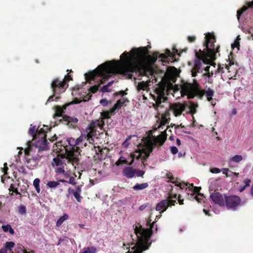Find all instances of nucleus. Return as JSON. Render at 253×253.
<instances>
[{
  "instance_id": "obj_16",
  "label": "nucleus",
  "mask_w": 253,
  "mask_h": 253,
  "mask_svg": "<svg viewBox=\"0 0 253 253\" xmlns=\"http://www.w3.org/2000/svg\"><path fill=\"white\" fill-rule=\"evenodd\" d=\"M241 199L237 196H226L225 204L228 209L235 211L239 206Z\"/></svg>"
},
{
  "instance_id": "obj_1",
  "label": "nucleus",
  "mask_w": 253,
  "mask_h": 253,
  "mask_svg": "<svg viewBox=\"0 0 253 253\" xmlns=\"http://www.w3.org/2000/svg\"><path fill=\"white\" fill-rule=\"evenodd\" d=\"M120 61H107L99 66L94 71V79L104 82L116 74H122L134 80L142 79L144 76L151 74L150 67L146 63L144 48H133L130 52H125Z\"/></svg>"
},
{
  "instance_id": "obj_4",
  "label": "nucleus",
  "mask_w": 253,
  "mask_h": 253,
  "mask_svg": "<svg viewBox=\"0 0 253 253\" xmlns=\"http://www.w3.org/2000/svg\"><path fill=\"white\" fill-rule=\"evenodd\" d=\"M168 88L166 85H159L157 87L153 94H151L153 98L155 101V103L153 104V106L156 110L158 112L157 116L158 119L157 123L155 125V128H161L163 129L164 126L166 125H168L169 122V113L168 111L161 113V111H159V108H162L164 107V103L167 100Z\"/></svg>"
},
{
  "instance_id": "obj_5",
  "label": "nucleus",
  "mask_w": 253,
  "mask_h": 253,
  "mask_svg": "<svg viewBox=\"0 0 253 253\" xmlns=\"http://www.w3.org/2000/svg\"><path fill=\"white\" fill-rule=\"evenodd\" d=\"M80 155L79 149L68 151L66 150V157H62L58 156L53 158L52 163V166L54 167L55 171L57 173H64L65 166L69 168H77L79 164L78 156Z\"/></svg>"
},
{
  "instance_id": "obj_64",
  "label": "nucleus",
  "mask_w": 253,
  "mask_h": 253,
  "mask_svg": "<svg viewBox=\"0 0 253 253\" xmlns=\"http://www.w3.org/2000/svg\"><path fill=\"white\" fill-rule=\"evenodd\" d=\"M251 194L253 196V185L252 186V187L251 189Z\"/></svg>"
},
{
  "instance_id": "obj_63",
  "label": "nucleus",
  "mask_w": 253,
  "mask_h": 253,
  "mask_svg": "<svg viewBox=\"0 0 253 253\" xmlns=\"http://www.w3.org/2000/svg\"><path fill=\"white\" fill-rule=\"evenodd\" d=\"M204 211L206 215H210V214H209L208 212L206 210L204 209Z\"/></svg>"
},
{
  "instance_id": "obj_17",
  "label": "nucleus",
  "mask_w": 253,
  "mask_h": 253,
  "mask_svg": "<svg viewBox=\"0 0 253 253\" xmlns=\"http://www.w3.org/2000/svg\"><path fill=\"white\" fill-rule=\"evenodd\" d=\"M149 86V83H148L147 81L140 82L137 84H136L137 90L139 93H140V98L139 99V101H144L147 99L144 92L146 93L148 92Z\"/></svg>"
},
{
  "instance_id": "obj_44",
  "label": "nucleus",
  "mask_w": 253,
  "mask_h": 253,
  "mask_svg": "<svg viewBox=\"0 0 253 253\" xmlns=\"http://www.w3.org/2000/svg\"><path fill=\"white\" fill-rule=\"evenodd\" d=\"M238 175H239L238 173L232 172V171L229 170V173H228V174H227V177H231L232 176H238Z\"/></svg>"
},
{
  "instance_id": "obj_19",
  "label": "nucleus",
  "mask_w": 253,
  "mask_h": 253,
  "mask_svg": "<svg viewBox=\"0 0 253 253\" xmlns=\"http://www.w3.org/2000/svg\"><path fill=\"white\" fill-rule=\"evenodd\" d=\"M178 75L177 69L174 67L169 68L166 74L168 80L173 83L175 82L176 77Z\"/></svg>"
},
{
  "instance_id": "obj_55",
  "label": "nucleus",
  "mask_w": 253,
  "mask_h": 253,
  "mask_svg": "<svg viewBox=\"0 0 253 253\" xmlns=\"http://www.w3.org/2000/svg\"><path fill=\"white\" fill-rule=\"evenodd\" d=\"M176 144L178 146H180L181 145V141L179 139H178V138L176 139Z\"/></svg>"
},
{
  "instance_id": "obj_40",
  "label": "nucleus",
  "mask_w": 253,
  "mask_h": 253,
  "mask_svg": "<svg viewBox=\"0 0 253 253\" xmlns=\"http://www.w3.org/2000/svg\"><path fill=\"white\" fill-rule=\"evenodd\" d=\"M144 173H145V172L143 170L136 169L135 175H136L138 177V176H142L144 175Z\"/></svg>"
},
{
  "instance_id": "obj_54",
  "label": "nucleus",
  "mask_w": 253,
  "mask_h": 253,
  "mask_svg": "<svg viewBox=\"0 0 253 253\" xmlns=\"http://www.w3.org/2000/svg\"><path fill=\"white\" fill-rule=\"evenodd\" d=\"M0 253H7V251H6V248H2L0 250Z\"/></svg>"
},
{
  "instance_id": "obj_27",
  "label": "nucleus",
  "mask_w": 253,
  "mask_h": 253,
  "mask_svg": "<svg viewBox=\"0 0 253 253\" xmlns=\"http://www.w3.org/2000/svg\"><path fill=\"white\" fill-rule=\"evenodd\" d=\"M149 186L148 183H136L133 187V189L135 191L141 190L147 188Z\"/></svg>"
},
{
  "instance_id": "obj_50",
  "label": "nucleus",
  "mask_w": 253,
  "mask_h": 253,
  "mask_svg": "<svg viewBox=\"0 0 253 253\" xmlns=\"http://www.w3.org/2000/svg\"><path fill=\"white\" fill-rule=\"evenodd\" d=\"M146 204L142 205L139 207V209L140 211H143L146 208Z\"/></svg>"
},
{
  "instance_id": "obj_59",
  "label": "nucleus",
  "mask_w": 253,
  "mask_h": 253,
  "mask_svg": "<svg viewBox=\"0 0 253 253\" xmlns=\"http://www.w3.org/2000/svg\"><path fill=\"white\" fill-rule=\"evenodd\" d=\"M152 214H153V212H152L150 215V216H149V223H150V222L152 221Z\"/></svg>"
},
{
  "instance_id": "obj_52",
  "label": "nucleus",
  "mask_w": 253,
  "mask_h": 253,
  "mask_svg": "<svg viewBox=\"0 0 253 253\" xmlns=\"http://www.w3.org/2000/svg\"><path fill=\"white\" fill-rule=\"evenodd\" d=\"M82 101V100L80 99L76 98L73 101V103L78 104L80 103Z\"/></svg>"
},
{
  "instance_id": "obj_6",
  "label": "nucleus",
  "mask_w": 253,
  "mask_h": 253,
  "mask_svg": "<svg viewBox=\"0 0 253 253\" xmlns=\"http://www.w3.org/2000/svg\"><path fill=\"white\" fill-rule=\"evenodd\" d=\"M103 125L104 122L102 120L92 122L86 128L85 132L84 133H82L77 139L75 140L73 138H68L67 141L69 144L72 146H76V148L78 149L80 145V143L85 139H86L89 143L94 144L95 140L98 138V135H100V132L97 129L99 128L101 129L103 126Z\"/></svg>"
},
{
  "instance_id": "obj_31",
  "label": "nucleus",
  "mask_w": 253,
  "mask_h": 253,
  "mask_svg": "<svg viewBox=\"0 0 253 253\" xmlns=\"http://www.w3.org/2000/svg\"><path fill=\"white\" fill-rule=\"evenodd\" d=\"M40 180L39 178H37L34 179L33 181V185L35 187L36 190L38 193H39L41 191L40 187Z\"/></svg>"
},
{
  "instance_id": "obj_43",
  "label": "nucleus",
  "mask_w": 253,
  "mask_h": 253,
  "mask_svg": "<svg viewBox=\"0 0 253 253\" xmlns=\"http://www.w3.org/2000/svg\"><path fill=\"white\" fill-rule=\"evenodd\" d=\"M100 103L103 106H105L108 105V100L106 99H102L100 100Z\"/></svg>"
},
{
  "instance_id": "obj_7",
  "label": "nucleus",
  "mask_w": 253,
  "mask_h": 253,
  "mask_svg": "<svg viewBox=\"0 0 253 253\" xmlns=\"http://www.w3.org/2000/svg\"><path fill=\"white\" fill-rule=\"evenodd\" d=\"M165 130L164 131H162L161 133L157 136H152L147 138L144 142L143 148L135 151L131 154V157L132 161L129 163V165L132 163L134 159L145 160L148 157L154 146L162 145L166 139V136L164 132Z\"/></svg>"
},
{
  "instance_id": "obj_9",
  "label": "nucleus",
  "mask_w": 253,
  "mask_h": 253,
  "mask_svg": "<svg viewBox=\"0 0 253 253\" xmlns=\"http://www.w3.org/2000/svg\"><path fill=\"white\" fill-rule=\"evenodd\" d=\"M166 175L170 182L175 183V189L176 190H182L185 189L187 198L190 200H193L194 196L197 193V192L200 191V188L194 186L193 184L181 183L179 180L175 178L170 172L167 173Z\"/></svg>"
},
{
  "instance_id": "obj_57",
  "label": "nucleus",
  "mask_w": 253,
  "mask_h": 253,
  "mask_svg": "<svg viewBox=\"0 0 253 253\" xmlns=\"http://www.w3.org/2000/svg\"><path fill=\"white\" fill-rule=\"evenodd\" d=\"M246 186H244L243 187H240V188H239V191H240V192H242V191H243L245 190V188H246Z\"/></svg>"
},
{
  "instance_id": "obj_60",
  "label": "nucleus",
  "mask_w": 253,
  "mask_h": 253,
  "mask_svg": "<svg viewBox=\"0 0 253 253\" xmlns=\"http://www.w3.org/2000/svg\"><path fill=\"white\" fill-rule=\"evenodd\" d=\"M79 90H78V89H75L73 92V94H77L78 93V92L79 91Z\"/></svg>"
},
{
  "instance_id": "obj_62",
  "label": "nucleus",
  "mask_w": 253,
  "mask_h": 253,
  "mask_svg": "<svg viewBox=\"0 0 253 253\" xmlns=\"http://www.w3.org/2000/svg\"><path fill=\"white\" fill-rule=\"evenodd\" d=\"M232 113H233V114H234V115L236 114V113H237V111H236V109H233V111H232Z\"/></svg>"
},
{
  "instance_id": "obj_47",
  "label": "nucleus",
  "mask_w": 253,
  "mask_h": 253,
  "mask_svg": "<svg viewBox=\"0 0 253 253\" xmlns=\"http://www.w3.org/2000/svg\"><path fill=\"white\" fill-rule=\"evenodd\" d=\"M195 39H196V38L194 36H188V40L189 42H193L195 40Z\"/></svg>"
},
{
  "instance_id": "obj_48",
  "label": "nucleus",
  "mask_w": 253,
  "mask_h": 253,
  "mask_svg": "<svg viewBox=\"0 0 253 253\" xmlns=\"http://www.w3.org/2000/svg\"><path fill=\"white\" fill-rule=\"evenodd\" d=\"M4 165V168H3L2 170H3V172H4V174H6L7 170H8V168L6 166H7V164L5 163Z\"/></svg>"
},
{
  "instance_id": "obj_13",
  "label": "nucleus",
  "mask_w": 253,
  "mask_h": 253,
  "mask_svg": "<svg viewBox=\"0 0 253 253\" xmlns=\"http://www.w3.org/2000/svg\"><path fill=\"white\" fill-rule=\"evenodd\" d=\"M98 67L99 66L94 70L84 74L85 79L87 82H89L90 84H92L95 83L93 86L90 87L89 91L92 93L95 92L99 89L100 84H104L106 81H108L110 79L108 78L106 79L104 82H102L101 81H97L94 79L93 76H92V75L93 74V75H96V73H94V72L96 69H98Z\"/></svg>"
},
{
  "instance_id": "obj_38",
  "label": "nucleus",
  "mask_w": 253,
  "mask_h": 253,
  "mask_svg": "<svg viewBox=\"0 0 253 253\" xmlns=\"http://www.w3.org/2000/svg\"><path fill=\"white\" fill-rule=\"evenodd\" d=\"M14 246V243L13 242H9L6 243V245L4 248H6V250L9 249L10 250H11V248H12Z\"/></svg>"
},
{
  "instance_id": "obj_41",
  "label": "nucleus",
  "mask_w": 253,
  "mask_h": 253,
  "mask_svg": "<svg viewBox=\"0 0 253 253\" xmlns=\"http://www.w3.org/2000/svg\"><path fill=\"white\" fill-rule=\"evenodd\" d=\"M170 152L172 154H176L178 152V149L175 146H171L170 148Z\"/></svg>"
},
{
  "instance_id": "obj_36",
  "label": "nucleus",
  "mask_w": 253,
  "mask_h": 253,
  "mask_svg": "<svg viewBox=\"0 0 253 253\" xmlns=\"http://www.w3.org/2000/svg\"><path fill=\"white\" fill-rule=\"evenodd\" d=\"M199 192H197V193L195 195V196H194L193 200L195 199L199 202H200L203 200V195L200 194Z\"/></svg>"
},
{
  "instance_id": "obj_14",
  "label": "nucleus",
  "mask_w": 253,
  "mask_h": 253,
  "mask_svg": "<svg viewBox=\"0 0 253 253\" xmlns=\"http://www.w3.org/2000/svg\"><path fill=\"white\" fill-rule=\"evenodd\" d=\"M98 67L99 66L94 70L84 74L85 79L87 82H89L90 84H92L95 83L93 86L90 87L89 91L92 93L95 92L99 89L100 84H104L106 81H108L110 79L108 78L106 79L104 82H102L101 81H97L94 79L93 76H92V75L93 74V75H96V73H94V72L96 69H98Z\"/></svg>"
},
{
  "instance_id": "obj_39",
  "label": "nucleus",
  "mask_w": 253,
  "mask_h": 253,
  "mask_svg": "<svg viewBox=\"0 0 253 253\" xmlns=\"http://www.w3.org/2000/svg\"><path fill=\"white\" fill-rule=\"evenodd\" d=\"M216 180L214 179H210L209 181V189L211 191L214 190V188L213 186L211 185L212 183H215L216 182Z\"/></svg>"
},
{
  "instance_id": "obj_58",
  "label": "nucleus",
  "mask_w": 253,
  "mask_h": 253,
  "mask_svg": "<svg viewBox=\"0 0 253 253\" xmlns=\"http://www.w3.org/2000/svg\"><path fill=\"white\" fill-rule=\"evenodd\" d=\"M97 147H98V151H99V152L102 154V153H103V149H101V148H100V147H99V146H97Z\"/></svg>"
},
{
  "instance_id": "obj_12",
  "label": "nucleus",
  "mask_w": 253,
  "mask_h": 253,
  "mask_svg": "<svg viewBox=\"0 0 253 253\" xmlns=\"http://www.w3.org/2000/svg\"><path fill=\"white\" fill-rule=\"evenodd\" d=\"M182 95H186L188 98H193L200 93L199 89L195 86L190 83H184L181 86Z\"/></svg>"
},
{
  "instance_id": "obj_10",
  "label": "nucleus",
  "mask_w": 253,
  "mask_h": 253,
  "mask_svg": "<svg viewBox=\"0 0 253 253\" xmlns=\"http://www.w3.org/2000/svg\"><path fill=\"white\" fill-rule=\"evenodd\" d=\"M198 104L191 101L184 102V103H175L170 105L169 108L175 117L179 116L185 110L186 112L194 114L196 112Z\"/></svg>"
},
{
  "instance_id": "obj_24",
  "label": "nucleus",
  "mask_w": 253,
  "mask_h": 253,
  "mask_svg": "<svg viewBox=\"0 0 253 253\" xmlns=\"http://www.w3.org/2000/svg\"><path fill=\"white\" fill-rule=\"evenodd\" d=\"M69 105V104H66L65 105H64L62 107L59 106H56L55 107V113L53 115L54 118H55V117H61L62 114L64 113V110Z\"/></svg>"
},
{
  "instance_id": "obj_46",
  "label": "nucleus",
  "mask_w": 253,
  "mask_h": 253,
  "mask_svg": "<svg viewBox=\"0 0 253 253\" xmlns=\"http://www.w3.org/2000/svg\"><path fill=\"white\" fill-rule=\"evenodd\" d=\"M221 171L222 172V173L226 175V177H227V174H228L229 170L228 169H223L222 170H221Z\"/></svg>"
},
{
  "instance_id": "obj_8",
  "label": "nucleus",
  "mask_w": 253,
  "mask_h": 253,
  "mask_svg": "<svg viewBox=\"0 0 253 253\" xmlns=\"http://www.w3.org/2000/svg\"><path fill=\"white\" fill-rule=\"evenodd\" d=\"M174 189L172 188L171 191L169 193V199L164 200L158 203L156 207V210L159 211V214L156 216L155 221H153L152 225L150 226L151 228H153L154 222L157 221L156 219L160 218L162 216V213L164 212L170 205H174L177 200L180 205L183 204V200L181 199L180 193H176L174 192Z\"/></svg>"
},
{
  "instance_id": "obj_11",
  "label": "nucleus",
  "mask_w": 253,
  "mask_h": 253,
  "mask_svg": "<svg viewBox=\"0 0 253 253\" xmlns=\"http://www.w3.org/2000/svg\"><path fill=\"white\" fill-rule=\"evenodd\" d=\"M66 80H71V78L67 75L65 77L64 79L62 80L56 79L52 81L51 84V86L53 90L54 94L48 99L47 102L53 101L54 96L60 94L65 91V89L68 86V85L66 83Z\"/></svg>"
},
{
  "instance_id": "obj_33",
  "label": "nucleus",
  "mask_w": 253,
  "mask_h": 253,
  "mask_svg": "<svg viewBox=\"0 0 253 253\" xmlns=\"http://www.w3.org/2000/svg\"><path fill=\"white\" fill-rule=\"evenodd\" d=\"M18 212L19 214L22 215H25L26 213L27 210L26 208L24 205H20L17 208Z\"/></svg>"
},
{
  "instance_id": "obj_34",
  "label": "nucleus",
  "mask_w": 253,
  "mask_h": 253,
  "mask_svg": "<svg viewBox=\"0 0 253 253\" xmlns=\"http://www.w3.org/2000/svg\"><path fill=\"white\" fill-rule=\"evenodd\" d=\"M114 81H111L108 83L107 85H104L101 88V90L102 92H109L111 91V89L109 88V87L113 83Z\"/></svg>"
},
{
  "instance_id": "obj_35",
  "label": "nucleus",
  "mask_w": 253,
  "mask_h": 253,
  "mask_svg": "<svg viewBox=\"0 0 253 253\" xmlns=\"http://www.w3.org/2000/svg\"><path fill=\"white\" fill-rule=\"evenodd\" d=\"M127 163V161L126 159L124 157H121L116 163V164L118 166L123 164H126Z\"/></svg>"
},
{
  "instance_id": "obj_29",
  "label": "nucleus",
  "mask_w": 253,
  "mask_h": 253,
  "mask_svg": "<svg viewBox=\"0 0 253 253\" xmlns=\"http://www.w3.org/2000/svg\"><path fill=\"white\" fill-rule=\"evenodd\" d=\"M63 118L64 119V121L67 123H71V125L75 124H76L78 120L76 118H72L69 116H64L63 117Z\"/></svg>"
},
{
  "instance_id": "obj_22",
  "label": "nucleus",
  "mask_w": 253,
  "mask_h": 253,
  "mask_svg": "<svg viewBox=\"0 0 253 253\" xmlns=\"http://www.w3.org/2000/svg\"><path fill=\"white\" fill-rule=\"evenodd\" d=\"M214 92L213 90L209 88L205 92V95L207 97V100L211 102V104L214 106L216 104V100L212 98Z\"/></svg>"
},
{
  "instance_id": "obj_15",
  "label": "nucleus",
  "mask_w": 253,
  "mask_h": 253,
  "mask_svg": "<svg viewBox=\"0 0 253 253\" xmlns=\"http://www.w3.org/2000/svg\"><path fill=\"white\" fill-rule=\"evenodd\" d=\"M126 101V99L125 98H123L118 100L113 107L109 111H104L101 113L102 119L109 118L111 116L114 115L115 111L119 110Z\"/></svg>"
},
{
  "instance_id": "obj_18",
  "label": "nucleus",
  "mask_w": 253,
  "mask_h": 253,
  "mask_svg": "<svg viewBox=\"0 0 253 253\" xmlns=\"http://www.w3.org/2000/svg\"><path fill=\"white\" fill-rule=\"evenodd\" d=\"M210 197L214 203L220 206H224L225 205L226 198L225 195H222L218 193H215L211 194Z\"/></svg>"
},
{
  "instance_id": "obj_28",
  "label": "nucleus",
  "mask_w": 253,
  "mask_h": 253,
  "mask_svg": "<svg viewBox=\"0 0 253 253\" xmlns=\"http://www.w3.org/2000/svg\"><path fill=\"white\" fill-rule=\"evenodd\" d=\"M69 216L67 214L65 213L63 216H61L56 221V225L57 227H59L66 220L68 219Z\"/></svg>"
},
{
  "instance_id": "obj_45",
  "label": "nucleus",
  "mask_w": 253,
  "mask_h": 253,
  "mask_svg": "<svg viewBox=\"0 0 253 253\" xmlns=\"http://www.w3.org/2000/svg\"><path fill=\"white\" fill-rule=\"evenodd\" d=\"M244 183H245V186H249L250 184L251 180L249 179H246L244 180Z\"/></svg>"
},
{
  "instance_id": "obj_37",
  "label": "nucleus",
  "mask_w": 253,
  "mask_h": 253,
  "mask_svg": "<svg viewBox=\"0 0 253 253\" xmlns=\"http://www.w3.org/2000/svg\"><path fill=\"white\" fill-rule=\"evenodd\" d=\"M81 98L82 99V101L84 102L88 101L91 97V95H89V94H86V95L80 94Z\"/></svg>"
},
{
  "instance_id": "obj_3",
  "label": "nucleus",
  "mask_w": 253,
  "mask_h": 253,
  "mask_svg": "<svg viewBox=\"0 0 253 253\" xmlns=\"http://www.w3.org/2000/svg\"><path fill=\"white\" fill-rule=\"evenodd\" d=\"M205 48L203 50L200 49L199 51H195V56L197 59L195 61L194 65L191 70L192 77H196L198 73H202L204 70L206 72L204 76L210 77L213 75V71H210L211 66L206 65L211 64L212 60L214 58L215 52L214 50V36L208 33L205 37Z\"/></svg>"
},
{
  "instance_id": "obj_23",
  "label": "nucleus",
  "mask_w": 253,
  "mask_h": 253,
  "mask_svg": "<svg viewBox=\"0 0 253 253\" xmlns=\"http://www.w3.org/2000/svg\"><path fill=\"white\" fill-rule=\"evenodd\" d=\"M68 191L69 193L73 194L78 202H81L82 197L81 196V189L80 187H78L75 190L71 188H69Z\"/></svg>"
},
{
  "instance_id": "obj_25",
  "label": "nucleus",
  "mask_w": 253,
  "mask_h": 253,
  "mask_svg": "<svg viewBox=\"0 0 253 253\" xmlns=\"http://www.w3.org/2000/svg\"><path fill=\"white\" fill-rule=\"evenodd\" d=\"M246 4L247 5V6L246 5L243 6L241 9L238 10L237 11V18L238 19V20L239 19L240 16H241L242 13L244 11H245L248 8H249V7H251V8L253 7V1L252 2H247Z\"/></svg>"
},
{
  "instance_id": "obj_42",
  "label": "nucleus",
  "mask_w": 253,
  "mask_h": 253,
  "mask_svg": "<svg viewBox=\"0 0 253 253\" xmlns=\"http://www.w3.org/2000/svg\"><path fill=\"white\" fill-rule=\"evenodd\" d=\"M210 171L213 173H218L221 172V170L218 168H214L212 169H211Z\"/></svg>"
},
{
  "instance_id": "obj_49",
  "label": "nucleus",
  "mask_w": 253,
  "mask_h": 253,
  "mask_svg": "<svg viewBox=\"0 0 253 253\" xmlns=\"http://www.w3.org/2000/svg\"><path fill=\"white\" fill-rule=\"evenodd\" d=\"M215 56V55H214V56ZM214 58H215V57H214ZM214 59H215V58H214V59L212 60V61H213V60H214ZM210 65H211V66H212V67H211V70H210V71L211 72V70H212V71H213V72L214 71H215L214 70H213V69H214V68H215V63H213V62H212L211 64H210Z\"/></svg>"
},
{
  "instance_id": "obj_53",
  "label": "nucleus",
  "mask_w": 253,
  "mask_h": 253,
  "mask_svg": "<svg viewBox=\"0 0 253 253\" xmlns=\"http://www.w3.org/2000/svg\"><path fill=\"white\" fill-rule=\"evenodd\" d=\"M130 139V137L129 138H128L127 139H126L123 143V145L125 146V147H126L127 145H128V140H129Z\"/></svg>"
},
{
  "instance_id": "obj_61",
  "label": "nucleus",
  "mask_w": 253,
  "mask_h": 253,
  "mask_svg": "<svg viewBox=\"0 0 253 253\" xmlns=\"http://www.w3.org/2000/svg\"><path fill=\"white\" fill-rule=\"evenodd\" d=\"M120 95H121L122 96H124L125 94H126V93L124 92V91H121L120 92Z\"/></svg>"
},
{
  "instance_id": "obj_21",
  "label": "nucleus",
  "mask_w": 253,
  "mask_h": 253,
  "mask_svg": "<svg viewBox=\"0 0 253 253\" xmlns=\"http://www.w3.org/2000/svg\"><path fill=\"white\" fill-rule=\"evenodd\" d=\"M123 174L128 178H132L135 175L136 169L131 167H126L124 169Z\"/></svg>"
},
{
  "instance_id": "obj_56",
  "label": "nucleus",
  "mask_w": 253,
  "mask_h": 253,
  "mask_svg": "<svg viewBox=\"0 0 253 253\" xmlns=\"http://www.w3.org/2000/svg\"><path fill=\"white\" fill-rule=\"evenodd\" d=\"M239 45V43L238 41H236L234 44H232V46L234 48L235 46H237Z\"/></svg>"
},
{
  "instance_id": "obj_26",
  "label": "nucleus",
  "mask_w": 253,
  "mask_h": 253,
  "mask_svg": "<svg viewBox=\"0 0 253 253\" xmlns=\"http://www.w3.org/2000/svg\"><path fill=\"white\" fill-rule=\"evenodd\" d=\"M60 182H64V180H60L58 181H50L46 183V186L50 188H55L58 187L60 185Z\"/></svg>"
},
{
  "instance_id": "obj_51",
  "label": "nucleus",
  "mask_w": 253,
  "mask_h": 253,
  "mask_svg": "<svg viewBox=\"0 0 253 253\" xmlns=\"http://www.w3.org/2000/svg\"><path fill=\"white\" fill-rule=\"evenodd\" d=\"M69 183L75 185L76 183L75 182L74 178L73 177H71L69 179Z\"/></svg>"
},
{
  "instance_id": "obj_20",
  "label": "nucleus",
  "mask_w": 253,
  "mask_h": 253,
  "mask_svg": "<svg viewBox=\"0 0 253 253\" xmlns=\"http://www.w3.org/2000/svg\"><path fill=\"white\" fill-rule=\"evenodd\" d=\"M174 54L169 50H166V53L159 54V58L161 59L163 62H169V59L172 58Z\"/></svg>"
},
{
  "instance_id": "obj_2",
  "label": "nucleus",
  "mask_w": 253,
  "mask_h": 253,
  "mask_svg": "<svg viewBox=\"0 0 253 253\" xmlns=\"http://www.w3.org/2000/svg\"><path fill=\"white\" fill-rule=\"evenodd\" d=\"M40 128V126L36 127L33 125H30L29 129V134L33 137L32 142H28V147L24 150L25 161L28 168L33 169L35 167L36 161L41 157V152L48 148L46 139V130L47 126H43Z\"/></svg>"
},
{
  "instance_id": "obj_32",
  "label": "nucleus",
  "mask_w": 253,
  "mask_h": 253,
  "mask_svg": "<svg viewBox=\"0 0 253 253\" xmlns=\"http://www.w3.org/2000/svg\"><path fill=\"white\" fill-rule=\"evenodd\" d=\"M2 228L3 231L5 232H9L11 234H13L14 233V230L12 228L11 225L9 224L2 225Z\"/></svg>"
},
{
  "instance_id": "obj_30",
  "label": "nucleus",
  "mask_w": 253,
  "mask_h": 253,
  "mask_svg": "<svg viewBox=\"0 0 253 253\" xmlns=\"http://www.w3.org/2000/svg\"><path fill=\"white\" fill-rule=\"evenodd\" d=\"M243 160V157L240 155H236L233 156L229 160V164L232 162L239 163Z\"/></svg>"
}]
</instances>
